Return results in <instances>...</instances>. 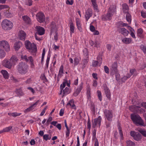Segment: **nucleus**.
<instances>
[{
	"instance_id": "60",
	"label": "nucleus",
	"mask_w": 146,
	"mask_h": 146,
	"mask_svg": "<svg viewBox=\"0 0 146 146\" xmlns=\"http://www.w3.org/2000/svg\"><path fill=\"white\" fill-rule=\"evenodd\" d=\"M90 30L91 31L94 32V31H95V28L94 26L92 25H90Z\"/></svg>"
},
{
	"instance_id": "44",
	"label": "nucleus",
	"mask_w": 146,
	"mask_h": 146,
	"mask_svg": "<svg viewBox=\"0 0 146 146\" xmlns=\"http://www.w3.org/2000/svg\"><path fill=\"white\" fill-rule=\"evenodd\" d=\"M67 106L68 107H70L72 108H73V100L72 99L70 100L67 104Z\"/></svg>"
},
{
	"instance_id": "42",
	"label": "nucleus",
	"mask_w": 146,
	"mask_h": 146,
	"mask_svg": "<svg viewBox=\"0 0 146 146\" xmlns=\"http://www.w3.org/2000/svg\"><path fill=\"white\" fill-rule=\"evenodd\" d=\"M62 92H63V94L64 95H66L68 94L70 92V91L69 88L66 87L64 90L63 89L62 90Z\"/></svg>"
},
{
	"instance_id": "64",
	"label": "nucleus",
	"mask_w": 146,
	"mask_h": 146,
	"mask_svg": "<svg viewBox=\"0 0 146 146\" xmlns=\"http://www.w3.org/2000/svg\"><path fill=\"white\" fill-rule=\"evenodd\" d=\"M141 16L143 18H146V13L143 12H141Z\"/></svg>"
},
{
	"instance_id": "21",
	"label": "nucleus",
	"mask_w": 146,
	"mask_h": 146,
	"mask_svg": "<svg viewBox=\"0 0 146 146\" xmlns=\"http://www.w3.org/2000/svg\"><path fill=\"white\" fill-rule=\"evenodd\" d=\"M22 19L23 21L26 23L30 24L31 23L30 18L26 15L22 16Z\"/></svg>"
},
{
	"instance_id": "63",
	"label": "nucleus",
	"mask_w": 146,
	"mask_h": 146,
	"mask_svg": "<svg viewBox=\"0 0 146 146\" xmlns=\"http://www.w3.org/2000/svg\"><path fill=\"white\" fill-rule=\"evenodd\" d=\"M33 4V1L31 0H29L27 2V5L29 6L32 5Z\"/></svg>"
},
{
	"instance_id": "6",
	"label": "nucleus",
	"mask_w": 146,
	"mask_h": 146,
	"mask_svg": "<svg viewBox=\"0 0 146 146\" xmlns=\"http://www.w3.org/2000/svg\"><path fill=\"white\" fill-rule=\"evenodd\" d=\"M2 27L5 30H10L13 27V24L10 21L5 19L2 22Z\"/></svg>"
},
{
	"instance_id": "24",
	"label": "nucleus",
	"mask_w": 146,
	"mask_h": 146,
	"mask_svg": "<svg viewBox=\"0 0 146 146\" xmlns=\"http://www.w3.org/2000/svg\"><path fill=\"white\" fill-rule=\"evenodd\" d=\"M22 43L20 42H18L15 43L14 47L16 50H18L22 46Z\"/></svg>"
},
{
	"instance_id": "14",
	"label": "nucleus",
	"mask_w": 146,
	"mask_h": 146,
	"mask_svg": "<svg viewBox=\"0 0 146 146\" xmlns=\"http://www.w3.org/2000/svg\"><path fill=\"white\" fill-rule=\"evenodd\" d=\"M104 114L107 120L110 121L111 120L113 117V115L111 111L106 110L104 111Z\"/></svg>"
},
{
	"instance_id": "5",
	"label": "nucleus",
	"mask_w": 146,
	"mask_h": 146,
	"mask_svg": "<svg viewBox=\"0 0 146 146\" xmlns=\"http://www.w3.org/2000/svg\"><path fill=\"white\" fill-rule=\"evenodd\" d=\"M25 47L27 49L32 53H35L37 50V47L36 44L34 43H31L29 40L25 41Z\"/></svg>"
},
{
	"instance_id": "41",
	"label": "nucleus",
	"mask_w": 146,
	"mask_h": 146,
	"mask_svg": "<svg viewBox=\"0 0 146 146\" xmlns=\"http://www.w3.org/2000/svg\"><path fill=\"white\" fill-rule=\"evenodd\" d=\"M17 94L19 96H23V93L21 89H17L16 91Z\"/></svg>"
},
{
	"instance_id": "62",
	"label": "nucleus",
	"mask_w": 146,
	"mask_h": 146,
	"mask_svg": "<svg viewBox=\"0 0 146 146\" xmlns=\"http://www.w3.org/2000/svg\"><path fill=\"white\" fill-rule=\"evenodd\" d=\"M118 129L119 132V133L120 135L122 137L123 136V135L122 132V131L121 130V127L119 126L118 127Z\"/></svg>"
},
{
	"instance_id": "15",
	"label": "nucleus",
	"mask_w": 146,
	"mask_h": 146,
	"mask_svg": "<svg viewBox=\"0 0 146 146\" xmlns=\"http://www.w3.org/2000/svg\"><path fill=\"white\" fill-rule=\"evenodd\" d=\"M19 60L17 57L15 55H13L10 59V61L12 65H15L17 63Z\"/></svg>"
},
{
	"instance_id": "4",
	"label": "nucleus",
	"mask_w": 146,
	"mask_h": 146,
	"mask_svg": "<svg viewBox=\"0 0 146 146\" xmlns=\"http://www.w3.org/2000/svg\"><path fill=\"white\" fill-rule=\"evenodd\" d=\"M131 119L134 123L136 124H138L143 126H146V125L144 124L141 117L138 115L131 114Z\"/></svg>"
},
{
	"instance_id": "54",
	"label": "nucleus",
	"mask_w": 146,
	"mask_h": 146,
	"mask_svg": "<svg viewBox=\"0 0 146 146\" xmlns=\"http://www.w3.org/2000/svg\"><path fill=\"white\" fill-rule=\"evenodd\" d=\"M84 54L86 56H87L88 54V51L86 48H84L83 50Z\"/></svg>"
},
{
	"instance_id": "22",
	"label": "nucleus",
	"mask_w": 146,
	"mask_h": 146,
	"mask_svg": "<svg viewBox=\"0 0 146 146\" xmlns=\"http://www.w3.org/2000/svg\"><path fill=\"white\" fill-rule=\"evenodd\" d=\"M1 73L2 74L3 77L5 79H7L9 77V74L5 70H2Z\"/></svg>"
},
{
	"instance_id": "13",
	"label": "nucleus",
	"mask_w": 146,
	"mask_h": 146,
	"mask_svg": "<svg viewBox=\"0 0 146 146\" xmlns=\"http://www.w3.org/2000/svg\"><path fill=\"white\" fill-rule=\"evenodd\" d=\"M2 65L4 66L9 69H11L12 66L11 62L7 59H5L3 61Z\"/></svg>"
},
{
	"instance_id": "34",
	"label": "nucleus",
	"mask_w": 146,
	"mask_h": 146,
	"mask_svg": "<svg viewBox=\"0 0 146 146\" xmlns=\"http://www.w3.org/2000/svg\"><path fill=\"white\" fill-rule=\"evenodd\" d=\"M131 75L129 73L127 74L126 76H124L121 78V80L122 82H124L128 78H129Z\"/></svg>"
},
{
	"instance_id": "45",
	"label": "nucleus",
	"mask_w": 146,
	"mask_h": 146,
	"mask_svg": "<svg viewBox=\"0 0 146 146\" xmlns=\"http://www.w3.org/2000/svg\"><path fill=\"white\" fill-rule=\"evenodd\" d=\"M82 86L83 84L82 83H81L79 86V87L77 89L76 92V95H77L80 92L82 88Z\"/></svg>"
},
{
	"instance_id": "53",
	"label": "nucleus",
	"mask_w": 146,
	"mask_h": 146,
	"mask_svg": "<svg viewBox=\"0 0 146 146\" xmlns=\"http://www.w3.org/2000/svg\"><path fill=\"white\" fill-rule=\"evenodd\" d=\"M104 70L105 72L107 74L109 73V69L106 66H105L104 67Z\"/></svg>"
},
{
	"instance_id": "61",
	"label": "nucleus",
	"mask_w": 146,
	"mask_h": 146,
	"mask_svg": "<svg viewBox=\"0 0 146 146\" xmlns=\"http://www.w3.org/2000/svg\"><path fill=\"white\" fill-rule=\"evenodd\" d=\"M64 110L63 109H61L60 111L59 115L60 116L63 115L64 113Z\"/></svg>"
},
{
	"instance_id": "39",
	"label": "nucleus",
	"mask_w": 146,
	"mask_h": 146,
	"mask_svg": "<svg viewBox=\"0 0 146 146\" xmlns=\"http://www.w3.org/2000/svg\"><path fill=\"white\" fill-rule=\"evenodd\" d=\"M6 55V53L4 51L0 49V58H4Z\"/></svg>"
},
{
	"instance_id": "29",
	"label": "nucleus",
	"mask_w": 146,
	"mask_h": 146,
	"mask_svg": "<svg viewBox=\"0 0 146 146\" xmlns=\"http://www.w3.org/2000/svg\"><path fill=\"white\" fill-rule=\"evenodd\" d=\"M111 70L113 71H114V72H117V63L115 62H114L112 65Z\"/></svg>"
},
{
	"instance_id": "26",
	"label": "nucleus",
	"mask_w": 146,
	"mask_h": 146,
	"mask_svg": "<svg viewBox=\"0 0 146 146\" xmlns=\"http://www.w3.org/2000/svg\"><path fill=\"white\" fill-rule=\"evenodd\" d=\"M9 9L6 10L4 13L5 16L8 18L11 17L13 16L12 13H11L10 11H9Z\"/></svg>"
},
{
	"instance_id": "12",
	"label": "nucleus",
	"mask_w": 146,
	"mask_h": 146,
	"mask_svg": "<svg viewBox=\"0 0 146 146\" xmlns=\"http://www.w3.org/2000/svg\"><path fill=\"white\" fill-rule=\"evenodd\" d=\"M92 9L90 8L88 9L86 11L85 15L86 20L88 21L89 19L92 16Z\"/></svg>"
},
{
	"instance_id": "25",
	"label": "nucleus",
	"mask_w": 146,
	"mask_h": 146,
	"mask_svg": "<svg viewBox=\"0 0 146 146\" xmlns=\"http://www.w3.org/2000/svg\"><path fill=\"white\" fill-rule=\"evenodd\" d=\"M97 0H91L92 5L95 10L97 11L98 9L97 4L96 3Z\"/></svg>"
},
{
	"instance_id": "33",
	"label": "nucleus",
	"mask_w": 146,
	"mask_h": 146,
	"mask_svg": "<svg viewBox=\"0 0 146 146\" xmlns=\"http://www.w3.org/2000/svg\"><path fill=\"white\" fill-rule=\"evenodd\" d=\"M21 114V113H18L17 112L9 113L8 115L10 116H12L14 117L19 116Z\"/></svg>"
},
{
	"instance_id": "2",
	"label": "nucleus",
	"mask_w": 146,
	"mask_h": 146,
	"mask_svg": "<svg viewBox=\"0 0 146 146\" xmlns=\"http://www.w3.org/2000/svg\"><path fill=\"white\" fill-rule=\"evenodd\" d=\"M17 69L19 74L22 75H24L27 73L29 66L26 63L21 62L17 66Z\"/></svg>"
},
{
	"instance_id": "20",
	"label": "nucleus",
	"mask_w": 146,
	"mask_h": 146,
	"mask_svg": "<svg viewBox=\"0 0 146 146\" xmlns=\"http://www.w3.org/2000/svg\"><path fill=\"white\" fill-rule=\"evenodd\" d=\"M76 22L78 29L80 31H82V29L81 27V24L80 19L76 18Z\"/></svg>"
},
{
	"instance_id": "3",
	"label": "nucleus",
	"mask_w": 146,
	"mask_h": 146,
	"mask_svg": "<svg viewBox=\"0 0 146 146\" xmlns=\"http://www.w3.org/2000/svg\"><path fill=\"white\" fill-rule=\"evenodd\" d=\"M141 106L143 107L146 109V102H143L141 103H139L137 106H131L129 107L130 110L132 111H137L142 113L145 112V110L144 109L141 108Z\"/></svg>"
},
{
	"instance_id": "50",
	"label": "nucleus",
	"mask_w": 146,
	"mask_h": 146,
	"mask_svg": "<svg viewBox=\"0 0 146 146\" xmlns=\"http://www.w3.org/2000/svg\"><path fill=\"white\" fill-rule=\"evenodd\" d=\"M71 20L69 21L70 23V33L71 35L73 33V24L72 23H71ZM71 36H72L71 35Z\"/></svg>"
},
{
	"instance_id": "28",
	"label": "nucleus",
	"mask_w": 146,
	"mask_h": 146,
	"mask_svg": "<svg viewBox=\"0 0 146 146\" xmlns=\"http://www.w3.org/2000/svg\"><path fill=\"white\" fill-rule=\"evenodd\" d=\"M67 83V80L65 79H64V80L63 82L62 83V84H61L60 86V94H62V90L63 88L65 87L66 83Z\"/></svg>"
},
{
	"instance_id": "35",
	"label": "nucleus",
	"mask_w": 146,
	"mask_h": 146,
	"mask_svg": "<svg viewBox=\"0 0 146 146\" xmlns=\"http://www.w3.org/2000/svg\"><path fill=\"white\" fill-rule=\"evenodd\" d=\"M140 133H141L143 136L146 137V131L143 129L138 128L137 129Z\"/></svg>"
},
{
	"instance_id": "40",
	"label": "nucleus",
	"mask_w": 146,
	"mask_h": 146,
	"mask_svg": "<svg viewBox=\"0 0 146 146\" xmlns=\"http://www.w3.org/2000/svg\"><path fill=\"white\" fill-rule=\"evenodd\" d=\"M118 25L119 26H117L118 27H120L121 28V27H123L124 26H127L129 27L127 24L126 23H124L122 22H119L118 23Z\"/></svg>"
},
{
	"instance_id": "51",
	"label": "nucleus",
	"mask_w": 146,
	"mask_h": 146,
	"mask_svg": "<svg viewBox=\"0 0 146 146\" xmlns=\"http://www.w3.org/2000/svg\"><path fill=\"white\" fill-rule=\"evenodd\" d=\"M97 93L98 97L99 100H100V101H101L102 100V94L100 91H97Z\"/></svg>"
},
{
	"instance_id": "49",
	"label": "nucleus",
	"mask_w": 146,
	"mask_h": 146,
	"mask_svg": "<svg viewBox=\"0 0 146 146\" xmlns=\"http://www.w3.org/2000/svg\"><path fill=\"white\" fill-rule=\"evenodd\" d=\"M12 128V127L11 126H9L8 127H6L3 129L4 132H7L10 131Z\"/></svg>"
},
{
	"instance_id": "18",
	"label": "nucleus",
	"mask_w": 146,
	"mask_h": 146,
	"mask_svg": "<svg viewBox=\"0 0 146 146\" xmlns=\"http://www.w3.org/2000/svg\"><path fill=\"white\" fill-rule=\"evenodd\" d=\"M119 32L125 36H127L129 33V32L124 28L118 27Z\"/></svg>"
},
{
	"instance_id": "58",
	"label": "nucleus",
	"mask_w": 146,
	"mask_h": 146,
	"mask_svg": "<svg viewBox=\"0 0 146 146\" xmlns=\"http://www.w3.org/2000/svg\"><path fill=\"white\" fill-rule=\"evenodd\" d=\"M123 9H125L126 10H128L129 9L128 6L126 4H124L123 5Z\"/></svg>"
},
{
	"instance_id": "47",
	"label": "nucleus",
	"mask_w": 146,
	"mask_h": 146,
	"mask_svg": "<svg viewBox=\"0 0 146 146\" xmlns=\"http://www.w3.org/2000/svg\"><path fill=\"white\" fill-rule=\"evenodd\" d=\"M43 139L46 141L48 140H50L51 138V136H49L48 134H45L43 135Z\"/></svg>"
},
{
	"instance_id": "55",
	"label": "nucleus",
	"mask_w": 146,
	"mask_h": 146,
	"mask_svg": "<svg viewBox=\"0 0 146 146\" xmlns=\"http://www.w3.org/2000/svg\"><path fill=\"white\" fill-rule=\"evenodd\" d=\"M93 66L94 67H96L98 65V62L97 61L94 60L92 62Z\"/></svg>"
},
{
	"instance_id": "32",
	"label": "nucleus",
	"mask_w": 146,
	"mask_h": 146,
	"mask_svg": "<svg viewBox=\"0 0 146 146\" xmlns=\"http://www.w3.org/2000/svg\"><path fill=\"white\" fill-rule=\"evenodd\" d=\"M105 92L106 94V95L108 98L109 99L110 98V94L109 90L108 88L106 87L104 88Z\"/></svg>"
},
{
	"instance_id": "17",
	"label": "nucleus",
	"mask_w": 146,
	"mask_h": 146,
	"mask_svg": "<svg viewBox=\"0 0 146 146\" xmlns=\"http://www.w3.org/2000/svg\"><path fill=\"white\" fill-rule=\"evenodd\" d=\"M39 102V100H38L35 103L31 105V106L29 108H27L24 111L25 113H27L30 111L31 110H33L34 109L37 105L38 104Z\"/></svg>"
},
{
	"instance_id": "31",
	"label": "nucleus",
	"mask_w": 146,
	"mask_h": 146,
	"mask_svg": "<svg viewBox=\"0 0 146 146\" xmlns=\"http://www.w3.org/2000/svg\"><path fill=\"white\" fill-rule=\"evenodd\" d=\"M19 36H28L25 32L23 30L19 31L18 33Z\"/></svg>"
},
{
	"instance_id": "9",
	"label": "nucleus",
	"mask_w": 146,
	"mask_h": 146,
	"mask_svg": "<svg viewBox=\"0 0 146 146\" xmlns=\"http://www.w3.org/2000/svg\"><path fill=\"white\" fill-rule=\"evenodd\" d=\"M130 135L135 140L138 141L141 139V135L138 132L133 131L130 132Z\"/></svg>"
},
{
	"instance_id": "36",
	"label": "nucleus",
	"mask_w": 146,
	"mask_h": 146,
	"mask_svg": "<svg viewBox=\"0 0 146 146\" xmlns=\"http://www.w3.org/2000/svg\"><path fill=\"white\" fill-rule=\"evenodd\" d=\"M9 7L7 5H0V10L9 9Z\"/></svg>"
},
{
	"instance_id": "1",
	"label": "nucleus",
	"mask_w": 146,
	"mask_h": 146,
	"mask_svg": "<svg viewBox=\"0 0 146 146\" xmlns=\"http://www.w3.org/2000/svg\"><path fill=\"white\" fill-rule=\"evenodd\" d=\"M115 7L113 5H110L107 14L103 15L102 16V19L104 21H109L111 19L112 16L115 12Z\"/></svg>"
},
{
	"instance_id": "27",
	"label": "nucleus",
	"mask_w": 146,
	"mask_h": 146,
	"mask_svg": "<svg viewBox=\"0 0 146 146\" xmlns=\"http://www.w3.org/2000/svg\"><path fill=\"white\" fill-rule=\"evenodd\" d=\"M67 83V80L65 79H64V80L63 82L62 83V84H61L60 86V94H62V90L63 88L65 87L66 83Z\"/></svg>"
},
{
	"instance_id": "10",
	"label": "nucleus",
	"mask_w": 146,
	"mask_h": 146,
	"mask_svg": "<svg viewBox=\"0 0 146 146\" xmlns=\"http://www.w3.org/2000/svg\"><path fill=\"white\" fill-rule=\"evenodd\" d=\"M102 118L99 116L97 118L94 119L93 122V125L94 127L96 126L100 127V125Z\"/></svg>"
},
{
	"instance_id": "16",
	"label": "nucleus",
	"mask_w": 146,
	"mask_h": 146,
	"mask_svg": "<svg viewBox=\"0 0 146 146\" xmlns=\"http://www.w3.org/2000/svg\"><path fill=\"white\" fill-rule=\"evenodd\" d=\"M35 28L39 35H42L44 34L45 30L43 28L39 26H36Z\"/></svg>"
},
{
	"instance_id": "23",
	"label": "nucleus",
	"mask_w": 146,
	"mask_h": 146,
	"mask_svg": "<svg viewBox=\"0 0 146 146\" xmlns=\"http://www.w3.org/2000/svg\"><path fill=\"white\" fill-rule=\"evenodd\" d=\"M76 57L74 58V64L75 65H77L79 63L80 61V58L79 57L78 54H77V56H76Z\"/></svg>"
},
{
	"instance_id": "37",
	"label": "nucleus",
	"mask_w": 146,
	"mask_h": 146,
	"mask_svg": "<svg viewBox=\"0 0 146 146\" xmlns=\"http://www.w3.org/2000/svg\"><path fill=\"white\" fill-rule=\"evenodd\" d=\"M63 73V65L61 66L59 70L58 74V77L61 76V75Z\"/></svg>"
},
{
	"instance_id": "46",
	"label": "nucleus",
	"mask_w": 146,
	"mask_h": 146,
	"mask_svg": "<svg viewBox=\"0 0 146 146\" xmlns=\"http://www.w3.org/2000/svg\"><path fill=\"white\" fill-rule=\"evenodd\" d=\"M140 47L144 53L146 54V46L142 44L140 46Z\"/></svg>"
},
{
	"instance_id": "57",
	"label": "nucleus",
	"mask_w": 146,
	"mask_h": 146,
	"mask_svg": "<svg viewBox=\"0 0 146 146\" xmlns=\"http://www.w3.org/2000/svg\"><path fill=\"white\" fill-rule=\"evenodd\" d=\"M83 61L84 62L82 63V68H84L86 66L87 64V61L86 60H84Z\"/></svg>"
},
{
	"instance_id": "30",
	"label": "nucleus",
	"mask_w": 146,
	"mask_h": 146,
	"mask_svg": "<svg viewBox=\"0 0 146 146\" xmlns=\"http://www.w3.org/2000/svg\"><path fill=\"white\" fill-rule=\"evenodd\" d=\"M132 41L131 38L125 37L122 39V41L125 44H129Z\"/></svg>"
},
{
	"instance_id": "43",
	"label": "nucleus",
	"mask_w": 146,
	"mask_h": 146,
	"mask_svg": "<svg viewBox=\"0 0 146 146\" xmlns=\"http://www.w3.org/2000/svg\"><path fill=\"white\" fill-rule=\"evenodd\" d=\"M127 146H135V143L130 140L126 141Z\"/></svg>"
},
{
	"instance_id": "59",
	"label": "nucleus",
	"mask_w": 146,
	"mask_h": 146,
	"mask_svg": "<svg viewBox=\"0 0 146 146\" xmlns=\"http://www.w3.org/2000/svg\"><path fill=\"white\" fill-rule=\"evenodd\" d=\"M66 137H68L70 133V131L69 128H68V129H66Z\"/></svg>"
},
{
	"instance_id": "52",
	"label": "nucleus",
	"mask_w": 146,
	"mask_h": 146,
	"mask_svg": "<svg viewBox=\"0 0 146 146\" xmlns=\"http://www.w3.org/2000/svg\"><path fill=\"white\" fill-rule=\"evenodd\" d=\"M21 57L26 62H27L29 61V60L27 58V56L26 55H22L21 56Z\"/></svg>"
},
{
	"instance_id": "11",
	"label": "nucleus",
	"mask_w": 146,
	"mask_h": 146,
	"mask_svg": "<svg viewBox=\"0 0 146 146\" xmlns=\"http://www.w3.org/2000/svg\"><path fill=\"white\" fill-rule=\"evenodd\" d=\"M37 21L40 23L43 22L44 21V15L43 13L40 12L36 15Z\"/></svg>"
},
{
	"instance_id": "56",
	"label": "nucleus",
	"mask_w": 146,
	"mask_h": 146,
	"mask_svg": "<svg viewBox=\"0 0 146 146\" xmlns=\"http://www.w3.org/2000/svg\"><path fill=\"white\" fill-rule=\"evenodd\" d=\"M50 60V57L48 56L47 57L46 61V66L47 68H48V64L49 63V61Z\"/></svg>"
},
{
	"instance_id": "8",
	"label": "nucleus",
	"mask_w": 146,
	"mask_h": 146,
	"mask_svg": "<svg viewBox=\"0 0 146 146\" xmlns=\"http://www.w3.org/2000/svg\"><path fill=\"white\" fill-rule=\"evenodd\" d=\"M0 47L3 48L7 52L10 51V46L6 41L2 40L0 41Z\"/></svg>"
},
{
	"instance_id": "19",
	"label": "nucleus",
	"mask_w": 146,
	"mask_h": 146,
	"mask_svg": "<svg viewBox=\"0 0 146 146\" xmlns=\"http://www.w3.org/2000/svg\"><path fill=\"white\" fill-rule=\"evenodd\" d=\"M90 45L94 48H98L100 47V43L97 41L94 42L93 41L91 40L90 41Z\"/></svg>"
},
{
	"instance_id": "7",
	"label": "nucleus",
	"mask_w": 146,
	"mask_h": 146,
	"mask_svg": "<svg viewBox=\"0 0 146 146\" xmlns=\"http://www.w3.org/2000/svg\"><path fill=\"white\" fill-rule=\"evenodd\" d=\"M50 30V35L52 36H58L57 31V28L56 27L55 23L52 22L48 27Z\"/></svg>"
},
{
	"instance_id": "38",
	"label": "nucleus",
	"mask_w": 146,
	"mask_h": 146,
	"mask_svg": "<svg viewBox=\"0 0 146 146\" xmlns=\"http://www.w3.org/2000/svg\"><path fill=\"white\" fill-rule=\"evenodd\" d=\"M126 19L129 23H130L131 21V17L130 14L128 13H127L126 14Z\"/></svg>"
},
{
	"instance_id": "48",
	"label": "nucleus",
	"mask_w": 146,
	"mask_h": 146,
	"mask_svg": "<svg viewBox=\"0 0 146 146\" xmlns=\"http://www.w3.org/2000/svg\"><path fill=\"white\" fill-rule=\"evenodd\" d=\"M143 32V29H141L140 28L138 29L137 32L138 36H140L142 34Z\"/></svg>"
}]
</instances>
